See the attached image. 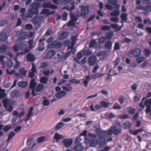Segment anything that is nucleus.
Listing matches in <instances>:
<instances>
[{
    "label": "nucleus",
    "mask_w": 151,
    "mask_h": 151,
    "mask_svg": "<svg viewBox=\"0 0 151 151\" xmlns=\"http://www.w3.org/2000/svg\"><path fill=\"white\" fill-rule=\"evenodd\" d=\"M49 10L47 9H43L42 10L41 13L43 14H46V16H48Z\"/></svg>",
    "instance_id": "nucleus-48"
},
{
    "label": "nucleus",
    "mask_w": 151,
    "mask_h": 151,
    "mask_svg": "<svg viewBox=\"0 0 151 151\" xmlns=\"http://www.w3.org/2000/svg\"><path fill=\"white\" fill-rule=\"evenodd\" d=\"M8 38L7 35L5 32H2L0 33V40L4 42Z\"/></svg>",
    "instance_id": "nucleus-26"
},
{
    "label": "nucleus",
    "mask_w": 151,
    "mask_h": 151,
    "mask_svg": "<svg viewBox=\"0 0 151 151\" xmlns=\"http://www.w3.org/2000/svg\"><path fill=\"white\" fill-rule=\"evenodd\" d=\"M144 59V58L143 57H137L136 59V61L138 63H140L142 62Z\"/></svg>",
    "instance_id": "nucleus-50"
},
{
    "label": "nucleus",
    "mask_w": 151,
    "mask_h": 151,
    "mask_svg": "<svg viewBox=\"0 0 151 151\" xmlns=\"http://www.w3.org/2000/svg\"><path fill=\"white\" fill-rule=\"evenodd\" d=\"M69 82L78 84L80 83V81L77 79L73 78L70 79L69 81Z\"/></svg>",
    "instance_id": "nucleus-60"
},
{
    "label": "nucleus",
    "mask_w": 151,
    "mask_h": 151,
    "mask_svg": "<svg viewBox=\"0 0 151 151\" xmlns=\"http://www.w3.org/2000/svg\"><path fill=\"white\" fill-rule=\"evenodd\" d=\"M41 7L40 4L37 2L32 3L31 5V8L28 10V13L25 16L24 14H22L21 17L23 21H26L28 18H32L33 14H37L39 13V9Z\"/></svg>",
    "instance_id": "nucleus-1"
},
{
    "label": "nucleus",
    "mask_w": 151,
    "mask_h": 151,
    "mask_svg": "<svg viewBox=\"0 0 151 151\" xmlns=\"http://www.w3.org/2000/svg\"><path fill=\"white\" fill-rule=\"evenodd\" d=\"M143 130L142 129H140L133 131L131 129H130L129 130V132L131 134H132L134 135H136L138 133L142 132L143 131Z\"/></svg>",
    "instance_id": "nucleus-31"
},
{
    "label": "nucleus",
    "mask_w": 151,
    "mask_h": 151,
    "mask_svg": "<svg viewBox=\"0 0 151 151\" xmlns=\"http://www.w3.org/2000/svg\"><path fill=\"white\" fill-rule=\"evenodd\" d=\"M97 58L96 56L92 55L90 56L88 59V63L89 66H93L96 63Z\"/></svg>",
    "instance_id": "nucleus-9"
},
{
    "label": "nucleus",
    "mask_w": 151,
    "mask_h": 151,
    "mask_svg": "<svg viewBox=\"0 0 151 151\" xmlns=\"http://www.w3.org/2000/svg\"><path fill=\"white\" fill-rule=\"evenodd\" d=\"M81 52L83 53L84 56H89L91 55L92 53V51L89 50H83Z\"/></svg>",
    "instance_id": "nucleus-39"
},
{
    "label": "nucleus",
    "mask_w": 151,
    "mask_h": 151,
    "mask_svg": "<svg viewBox=\"0 0 151 151\" xmlns=\"http://www.w3.org/2000/svg\"><path fill=\"white\" fill-rule=\"evenodd\" d=\"M96 44V42L95 40H91L89 43V47H93Z\"/></svg>",
    "instance_id": "nucleus-56"
},
{
    "label": "nucleus",
    "mask_w": 151,
    "mask_h": 151,
    "mask_svg": "<svg viewBox=\"0 0 151 151\" xmlns=\"http://www.w3.org/2000/svg\"><path fill=\"white\" fill-rule=\"evenodd\" d=\"M27 85V82L24 81L20 82L18 83V85L19 87L23 88L25 87Z\"/></svg>",
    "instance_id": "nucleus-40"
},
{
    "label": "nucleus",
    "mask_w": 151,
    "mask_h": 151,
    "mask_svg": "<svg viewBox=\"0 0 151 151\" xmlns=\"http://www.w3.org/2000/svg\"><path fill=\"white\" fill-rule=\"evenodd\" d=\"M105 115L109 119H112L115 117V115L113 113H108L106 114Z\"/></svg>",
    "instance_id": "nucleus-55"
},
{
    "label": "nucleus",
    "mask_w": 151,
    "mask_h": 151,
    "mask_svg": "<svg viewBox=\"0 0 151 151\" xmlns=\"http://www.w3.org/2000/svg\"><path fill=\"white\" fill-rule=\"evenodd\" d=\"M2 102L4 107L7 111L9 112L12 111L13 107L12 105L14 104L13 101L9 100L6 98H4L3 99Z\"/></svg>",
    "instance_id": "nucleus-3"
},
{
    "label": "nucleus",
    "mask_w": 151,
    "mask_h": 151,
    "mask_svg": "<svg viewBox=\"0 0 151 151\" xmlns=\"http://www.w3.org/2000/svg\"><path fill=\"white\" fill-rule=\"evenodd\" d=\"M113 35V32H107L106 35V36L108 39L110 40L112 38Z\"/></svg>",
    "instance_id": "nucleus-51"
},
{
    "label": "nucleus",
    "mask_w": 151,
    "mask_h": 151,
    "mask_svg": "<svg viewBox=\"0 0 151 151\" xmlns=\"http://www.w3.org/2000/svg\"><path fill=\"white\" fill-rule=\"evenodd\" d=\"M104 76V74L102 73H97L94 75H91V79H96L97 78L101 77Z\"/></svg>",
    "instance_id": "nucleus-32"
},
{
    "label": "nucleus",
    "mask_w": 151,
    "mask_h": 151,
    "mask_svg": "<svg viewBox=\"0 0 151 151\" xmlns=\"http://www.w3.org/2000/svg\"><path fill=\"white\" fill-rule=\"evenodd\" d=\"M70 20L68 22V26H75L76 24L75 22L77 21L78 18L77 16L74 15L72 13H69Z\"/></svg>",
    "instance_id": "nucleus-7"
},
{
    "label": "nucleus",
    "mask_w": 151,
    "mask_h": 151,
    "mask_svg": "<svg viewBox=\"0 0 151 151\" xmlns=\"http://www.w3.org/2000/svg\"><path fill=\"white\" fill-rule=\"evenodd\" d=\"M81 140L80 136L77 137H76L75 140V145L81 144L80 141Z\"/></svg>",
    "instance_id": "nucleus-47"
},
{
    "label": "nucleus",
    "mask_w": 151,
    "mask_h": 151,
    "mask_svg": "<svg viewBox=\"0 0 151 151\" xmlns=\"http://www.w3.org/2000/svg\"><path fill=\"white\" fill-rule=\"evenodd\" d=\"M83 148V147L81 144L75 145L74 148V150L76 151H81Z\"/></svg>",
    "instance_id": "nucleus-33"
},
{
    "label": "nucleus",
    "mask_w": 151,
    "mask_h": 151,
    "mask_svg": "<svg viewBox=\"0 0 151 151\" xmlns=\"http://www.w3.org/2000/svg\"><path fill=\"white\" fill-rule=\"evenodd\" d=\"M21 95V93L19 90H14L11 93V96L13 98H17Z\"/></svg>",
    "instance_id": "nucleus-21"
},
{
    "label": "nucleus",
    "mask_w": 151,
    "mask_h": 151,
    "mask_svg": "<svg viewBox=\"0 0 151 151\" xmlns=\"http://www.w3.org/2000/svg\"><path fill=\"white\" fill-rule=\"evenodd\" d=\"M145 99H146V98L145 97H143L141 101L139 104V106H140V107H142L143 108H144L145 107V105L146 106V105L145 104V102L148 99H146L144 102V104H143V101L145 100Z\"/></svg>",
    "instance_id": "nucleus-46"
},
{
    "label": "nucleus",
    "mask_w": 151,
    "mask_h": 151,
    "mask_svg": "<svg viewBox=\"0 0 151 151\" xmlns=\"http://www.w3.org/2000/svg\"><path fill=\"white\" fill-rule=\"evenodd\" d=\"M64 126V124L63 123L60 122L58 123L55 127V129L57 130L62 128Z\"/></svg>",
    "instance_id": "nucleus-44"
},
{
    "label": "nucleus",
    "mask_w": 151,
    "mask_h": 151,
    "mask_svg": "<svg viewBox=\"0 0 151 151\" xmlns=\"http://www.w3.org/2000/svg\"><path fill=\"white\" fill-rule=\"evenodd\" d=\"M8 48L7 46L4 44L2 45L0 47V52L4 53L6 51Z\"/></svg>",
    "instance_id": "nucleus-36"
},
{
    "label": "nucleus",
    "mask_w": 151,
    "mask_h": 151,
    "mask_svg": "<svg viewBox=\"0 0 151 151\" xmlns=\"http://www.w3.org/2000/svg\"><path fill=\"white\" fill-rule=\"evenodd\" d=\"M32 68L31 69V72L29 71L28 74V77L32 78L35 76V73L37 72V70L35 65L34 63H32Z\"/></svg>",
    "instance_id": "nucleus-13"
},
{
    "label": "nucleus",
    "mask_w": 151,
    "mask_h": 151,
    "mask_svg": "<svg viewBox=\"0 0 151 151\" xmlns=\"http://www.w3.org/2000/svg\"><path fill=\"white\" fill-rule=\"evenodd\" d=\"M48 65V63L47 62H41L40 64V67L41 68H43L46 67Z\"/></svg>",
    "instance_id": "nucleus-61"
},
{
    "label": "nucleus",
    "mask_w": 151,
    "mask_h": 151,
    "mask_svg": "<svg viewBox=\"0 0 151 151\" xmlns=\"http://www.w3.org/2000/svg\"><path fill=\"white\" fill-rule=\"evenodd\" d=\"M43 19V17L40 15H37L34 17L32 19V23L35 25L40 23Z\"/></svg>",
    "instance_id": "nucleus-14"
},
{
    "label": "nucleus",
    "mask_w": 151,
    "mask_h": 151,
    "mask_svg": "<svg viewBox=\"0 0 151 151\" xmlns=\"http://www.w3.org/2000/svg\"><path fill=\"white\" fill-rule=\"evenodd\" d=\"M120 49L119 44L118 42H115L114 47V50H119Z\"/></svg>",
    "instance_id": "nucleus-64"
},
{
    "label": "nucleus",
    "mask_w": 151,
    "mask_h": 151,
    "mask_svg": "<svg viewBox=\"0 0 151 151\" xmlns=\"http://www.w3.org/2000/svg\"><path fill=\"white\" fill-rule=\"evenodd\" d=\"M27 60L30 62H33L35 60V55L31 53H28L26 55Z\"/></svg>",
    "instance_id": "nucleus-23"
},
{
    "label": "nucleus",
    "mask_w": 151,
    "mask_h": 151,
    "mask_svg": "<svg viewBox=\"0 0 151 151\" xmlns=\"http://www.w3.org/2000/svg\"><path fill=\"white\" fill-rule=\"evenodd\" d=\"M145 104L146 105L145 112L146 113H150L151 116V98L147 100L145 102Z\"/></svg>",
    "instance_id": "nucleus-10"
},
{
    "label": "nucleus",
    "mask_w": 151,
    "mask_h": 151,
    "mask_svg": "<svg viewBox=\"0 0 151 151\" xmlns=\"http://www.w3.org/2000/svg\"><path fill=\"white\" fill-rule=\"evenodd\" d=\"M27 70L24 68H22L19 69V73H15V76L17 77L19 76H26L27 73Z\"/></svg>",
    "instance_id": "nucleus-11"
},
{
    "label": "nucleus",
    "mask_w": 151,
    "mask_h": 151,
    "mask_svg": "<svg viewBox=\"0 0 151 151\" xmlns=\"http://www.w3.org/2000/svg\"><path fill=\"white\" fill-rule=\"evenodd\" d=\"M33 107H31L29 111L26 116L25 117L24 120L25 121H27L30 119V117L33 116Z\"/></svg>",
    "instance_id": "nucleus-20"
},
{
    "label": "nucleus",
    "mask_w": 151,
    "mask_h": 151,
    "mask_svg": "<svg viewBox=\"0 0 151 151\" xmlns=\"http://www.w3.org/2000/svg\"><path fill=\"white\" fill-rule=\"evenodd\" d=\"M124 127L125 129L130 128L132 126V124L130 122L127 121L124 123L123 124Z\"/></svg>",
    "instance_id": "nucleus-34"
},
{
    "label": "nucleus",
    "mask_w": 151,
    "mask_h": 151,
    "mask_svg": "<svg viewBox=\"0 0 151 151\" xmlns=\"http://www.w3.org/2000/svg\"><path fill=\"white\" fill-rule=\"evenodd\" d=\"M66 93L65 91H61L56 93L55 96L58 99H60L65 95Z\"/></svg>",
    "instance_id": "nucleus-28"
},
{
    "label": "nucleus",
    "mask_w": 151,
    "mask_h": 151,
    "mask_svg": "<svg viewBox=\"0 0 151 151\" xmlns=\"http://www.w3.org/2000/svg\"><path fill=\"white\" fill-rule=\"evenodd\" d=\"M111 27L112 28L116 29V31H119L122 29L121 27H119L118 24H111L110 26H103L101 27V29L103 31L109 30L111 29Z\"/></svg>",
    "instance_id": "nucleus-5"
},
{
    "label": "nucleus",
    "mask_w": 151,
    "mask_h": 151,
    "mask_svg": "<svg viewBox=\"0 0 151 151\" xmlns=\"http://www.w3.org/2000/svg\"><path fill=\"white\" fill-rule=\"evenodd\" d=\"M106 38L104 37H100L99 39V42L100 43H103L106 40Z\"/></svg>",
    "instance_id": "nucleus-53"
},
{
    "label": "nucleus",
    "mask_w": 151,
    "mask_h": 151,
    "mask_svg": "<svg viewBox=\"0 0 151 151\" xmlns=\"http://www.w3.org/2000/svg\"><path fill=\"white\" fill-rule=\"evenodd\" d=\"M81 13L80 15L83 17L86 16L89 13V7L88 6H82L81 7Z\"/></svg>",
    "instance_id": "nucleus-12"
},
{
    "label": "nucleus",
    "mask_w": 151,
    "mask_h": 151,
    "mask_svg": "<svg viewBox=\"0 0 151 151\" xmlns=\"http://www.w3.org/2000/svg\"><path fill=\"white\" fill-rule=\"evenodd\" d=\"M109 54V52L105 51H101L98 52L96 55L97 56L100 57L102 56L104 57H106L108 56Z\"/></svg>",
    "instance_id": "nucleus-24"
},
{
    "label": "nucleus",
    "mask_w": 151,
    "mask_h": 151,
    "mask_svg": "<svg viewBox=\"0 0 151 151\" xmlns=\"http://www.w3.org/2000/svg\"><path fill=\"white\" fill-rule=\"evenodd\" d=\"M63 138V137L58 133H56L53 137L54 139L57 142H58L59 139H62Z\"/></svg>",
    "instance_id": "nucleus-37"
},
{
    "label": "nucleus",
    "mask_w": 151,
    "mask_h": 151,
    "mask_svg": "<svg viewBox=\"0 0 151 151\" xmlns=\"http://www.w3.org/2000/svg\"><path fill=\"white\" fill-rule=\"evenodd\" d=\"M14 60L16 62V64L14 66V68L15 69H17L19 67V62L17 60L18 58L17 57H15L14 58Z\"/></svg>",
    "instance_id": "nucleus-42"
},
{
    "label": "nucleus",
    "mask_w": 151,
    "mask_h": 151,
    "mask_svg": "<svg viewBox=\"0 0 151 151\" xmlns=\"http://www.w3.org/2000/svg\"><path fill=\"white\" fill-rule=\"evenodd\" d=\"M68 16V13L67 12H63L62 17V19L63 20L66 21L67 19V17Z\"/></svg>",
    "instance_id": "nucleus-57"
},
{
    "label": "nucleus",
    "mask_w": 151,
    "mask_h": 151,
    "mask_svg": "<svg viewBox=\"0 0 151 151\" xmlns=\"http://www.w3.org/2000/svg\"><path fill=\"white\" fill-rule=\"evenodd\" d=\"M127 17L128 14L127 13H123L122 14L121 16V18L122 19L121 22L122 23V24L124 22H127Z\"/></svg>",
    "instance_id": "nucleus-29"
},
{
    "label": "nucleus",
    "mask_w": 151,
    "mask_h": 151,
    "mask_svg": "<svg viewBox=\"0 0 151 151\" xmlns=\"http://www.w3.org/2000/svg\"><path fill=\"white\" fill-rule=\"evenodd\" d=\"M44 85L42 83H39L36 86L35 90L37 92H39L43 89Z\"/></svg>",
    "instance_id": "nucleus-35"
},
{
    "label": "nucleus",
    "mask_w": 151,
    "mask_h": 151,
    "mask_svg": "<svg viewBox=\"0 0 151 151\" xmlns=\"http://www.w3.org/2000/svg\"><path fill=\"white\" fill-rule=\"evenodd\" d=\"M118 1L117 0H109L108 1V3L111 4L113 5H116L117 4Z\"/></svg>",
    "instance_id": "nucleus-58"
},
{
    "label": "nucleus",
    "mask_w": 151,
    "mask_h": 151,
    "mask_svg": "<svg viewBox=\"0 0 151 151\" xmlns=\"http://www.w3.org/2000/svg\"><path fill=\"white\" fill-rule=\"evenodd\" d=\"M99 138L97 140L94 139H91L90 140L88 138L86 137L84 139V142L86 143H89V145L91 147H95L97 144H99L100 146H103V145H100L99 143L101 142L102 140H99V142H98Z\"/></svg>",
    "instance_id": "nucleus-6"
},
{
    "label": "nucleus",
    "mask_w": 151,
    "mask_h": 151,
    "mask_svg": "<svg viewBox=\"0 0 151 151\" xmlns=\"http://www.w3.org/2000/svg\"><path fill=\"white\" fill-rule=\"evenodd\" d=\"M136 9L138 10H142L144 11L142 13L145 15H148L151 12V6L146 5L143 6L140 5L137 6Z\"/></svg>",
    "instance_id": "nucleus-4"
},
{
    "label": "nucleus",
    "mask_w": 151,
    "mask_h": 151,
    "mask_svg": "<svg viewBox=\"0 0 151 151\" xmlns=\"http://www.w3.org/2000/svg\"><path fill=\"white\" fill-rule=\"evenodd\" d=\"M36 82L35 79H32L29 84V88L30 89L35 88L36 85Z\"/></svg>",
    "instance_id": "nucleus-38"
},
{
    "label": "nucleus",
    "mask_w": 151,
    "mask_h": 151,
    "mask_svg": "<svg viewBox=\"0 0 151 151\" xmlns=\"http://www.w3.org/2000/svg\"><path fill=\"white\" fill-rule=\"evenodd\" d=\"M45 38L43 37L40 39L39 40V43L37 48L40 51H42L44 50V43L43 42L45 40Z\"/></svg>",
    "instance_id": "nucleus-18"
},
{
    "label": "nucleus",
    "mask_w": 151,
    "mask_h": 151,
    "mask_svg": "<svg viewBox=\"0 0 151 151\" xmlns=\"http://www.w3.org/2000/svg\"><path fill=\"white\" fill-rule=\"evenodd\" d=\"M96 133L98 134L99 137V139L98 142H99V140H102L101 142L99 143L100 145H104L105 143V139L103 137H106L108 135H111L113 133L112 127H111L109 130L107 131L101 130V129L99 128H97L95 130Z\"/></svg>",
    "instance_id": "nucleus-2"
},
{
    "label": "nucleus",
    "mask_w": 151,
    "mask_h": 151,
    "mask_svg": "<svg viewBox=\"0 0 151 151\" xmlns=\"http://www.w3.org/2000/svg\"><path fill=\"white\" fill-rule=\"evenodd\" d=\"M15 135V134L14 132H10L9 134L8 135V138L7 139V141H9Z\"/></svg>",
    "instance_id": "nucleus-49"
},
{
    "label": "nucleus",
    "mask_w": 151,
    "mask_h": 151,
    "mask_svg": "<svg viewBox=\"0 0 151 151\" xmlns=\"http://www.w3.org/2000/svg\"><path fill=\"white\" fill-rule=\"evenodd\" d=\"M34 40L33 39L29 40L28 42L29 46V48L32 49L33 47V44Z\"/></svg>",
    "instance_id": "nucleus-54"
},
{
    "label": "nucleus",
    "mask_w": 151,
    "mask_h": 151,
    "mask_svg": "<svg viewBox=\"0 0 151 151\" xmlns=\"http://www.w3.org/2000/svg\"><path fill=\"white\" fill-rule=\"evenodd\" d=\"M101 106L105 108L109 106V105L108 103L104 101H102L101 102Z\"/></svg>",
    "instance_id": "nucleus-62"
},
{
    "label": "nucleus",
    "mask_w": 151,
    "mask_h": 151,
    "mask_svg": "<svg viewBox=\"0 0 151 151\" xmlns=\"http://www.w3.org/2000/svg\"><path fill=\"white\" fill-rule=\"evenodd\" d=\"M25 44L24 43H21L17 45H15L13 47V50L14 51L17 52L20 49H23V47H24Z\"/></svg>",
    "instance_id": "nucleus-17"
},
{
    "label": "nucleus",
    "mask_w": 151,
    "mask_h": 151,
    "mask_svg": "<svg viewBox=\"0 0 151 151\" xmlns=\"http://www.w3.org/2000/svg\"><path fill=\"white\" fill-rule=\"evenodd\" d=\"M69 35L68 32L65 31L62 32L59 35L58 39L60 40H64L67 38Z\"/></svg>",
    "instance_id": "nucleus-19"
},
{
    "label": "nucleus",
    "mask_w": 151,
    "mask_h": 151,
    "mask_svg": "<svg viewBox=\"0 0 151 151\" xmlns=\"http://www.w3.org/2000/svg\"><path fill=\"white\" fill-rule=\"evenodd\" d=\"M141 50L140 49L137 48L135 49H132L130 51V53L132 54L133 56L137 57L140 55Z\"/></svg>",
    "instance_id": "nucleus-16"
},
{
    "label": "nucleus",
    "mask_w": 151,
    "mask_h": 151,
    "mask_svg": "<svg viewBox=\"0 0 151 151\" xmlns=\"http://www.w3.org/2000/svg\"><path fill=\"white\" fill-rule=\"evenodd\" d=\"M72 142L73 140L69 138L65 139L63 142L64 145L66 147L70 146L72 145Z\"/></svg>",
    "instance_id": "nucleus-22"
},
{
    "label": "nucleus",
    "mask_w": 151,
    "mask_h": 151,
    "mask_svg": "<svg viewBox=\"0 0 151 151\" xmlns=\"http://www.w3.org/2000/svg\"><path fill=\"white\" fill-rule=\"evenodd\" d=\"M48 81V78L45 77H42L40 79V81L41 83L46 84Z\"/></svg>",
    "instance_id": "nucleus-41"
},
{
    "label": "nucleus",
    "mask_w": 151,
    "mask_h": 151,
    "mask_svg": "<svg viewBox=\"0 0 151 151\" xmlns=\"http://www.w3.org/2000/svg\"><path fill=\"white\" fill-rule=\"evenodd\" d=\"M128 109V113L129 114H134L135 112V109L133 108L129 107L127 108Z\"/></svg>",
    "instance_id": "nucleus-43"
},
{
    "label": "nucleus",
    "mask_w": 151,
    "mask_h": 151,
    "mask_svg": "<svg viewBox=\"0 0 151 151\" xmlns=\"http://www.w3.org/2000/svg\"><path fill=\"white\" fill-rule=\"evenodd\" d=\"M118 117L121 119H125L129 118V115L127 114H123L118 116Z\"/></svg>",
    "instance_id": "nucleus-59"
},
{
    "label": "nucleus",
    "mask_w": 151,
    "mask_h": 151,
    "mask_svg": "<svg viewBox=\"0 0 151 151\" xmlns=\"http://www.w3.org/2000/svg\"><path fill=\"white\" fill-rule=\"evenodd\" d=\"M144 52L145 55L149 56L151 54V51L150 50L148 49H145L144 50Z\"/></svg>",
    "instance_id": "nucleus-52"
},
{
    "label": "nucleus",
    "mask_w": 151,
    "mask_h": 151,
    "mask_svg": "<svg viewBox=\"0 0 151 151\" xmlns=\"http://www.w3.org/2000/svg\"><path fill=\"white\" fill-rule=\"evenodd\" d=\"M55 54V51L53 50H51L47 53L45 56V58L47 59L51 58Z\"/></svg>",
    "instance_id": "nucleus-27"
},
{
    "label": "nucleus",
    "mask_w": 151,
    "mask_h": 151,
    "mask_svg": "<svg viewBox=\"0 0 151 151\" xmlns=\"http://www.w3.org/2000/svg\"><path fill=\"white\" fill-rule=\"evenodd\" d=\"M42 6L44 8H49L52 9H57V6L54 4H52L49 2H45L42 4Z\"/></svg>",
    "instance_id": "nucleus-15"
},
{
    "label": "nucleus",
    "mask_w": 151,
    "mask_h": 151,
    "mask_svg": "<svg viewBox=\"0 0 151 151\" xmlns=\"http://www.w3.org/2000/svg\"><path fill=\"white\" fill-rule=\"evenodd\" d=\"M63 45L62 42L57 40H55L48 45V47L50 48H58L61 47Z\"/></svg>",
    "instance_id": "nucleus-8"
},
{
    "label": "nucleus",
    "mask_w": 151,
    "mask_h": 151,
    "mask_svg": "<svg viewBox=\"0 0 151 151\" xmlns=\"http://www.w3.org/2000/svg\"><path fill=\"white\" fill-rule=\"evenodd\" d=\"M119 11L118 10H115L114 11L110 13V15L111 16H116L119 15Z\"/></svg>",
    "instance_id": "nucleus-45"
},
{
    "label": "nucleus",
    "mask_w": 151,
    "mask_h": 151,
    "mask_svg": "<svg viewBox=\"0 0 151 151\" xmlns=\"http://www.w3.org/2000/svg\"><path fill=\"white\" fill-rule=\"evenodd\" d=\"M113 133L116 135H118L122 131V129L120 128H117L115 126L112 127Z\"/></svg>",
    "instance_id": "nucleus-30"
},
{
    "label": "nucleus",
    "mask_w": 151,
    "mask_h": 151,
    "mask_svg": "<svg viewBox=\"0 0 151 151\" xmlns=\"http://www.w3.org/2000/svg\"><path fill=\"white\" fill-rule=\"evenodd\" d=\"M134 19L135 20L136 22L142 23V19L141 18L139 17L136 16L135 17Z\"/></svg>",
    "instance_id": "nucleus-63"
},
{
    "label": "nucleus",
    "mask_w": 151,
    "mask_h": 151,
    "mask_svg": "<svg viewBox=\"0 0 151 151\" xmlns=\"http://www.w3.org/2000/svg\"><path fill=\"white\" fill-rule=\"evenodd\" d=\"M112 43L111 41L109 40L106 42L104 45L105 48L109 50L110 52V50L112 49Z\"/></svg>",
    "instance_id": "nucleus-25"
}]
</instances>
